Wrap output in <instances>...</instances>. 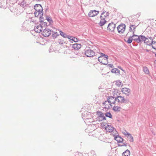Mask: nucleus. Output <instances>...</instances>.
Returning a JSON list of instances; mask_svg holds the SVG:
<instances>
[{"mask_svg": "<svg viewBox=\"0 0 156 156\" xmlns=\"http://www.w3.org/2000/svg\"><path fill=\"white\" fill-rule=\"evenodd\" d=\"M102 126H105V128L107 132L110 133H114L116 131V129L112 126L108 125L107 123L101 124Z\"/></svg>", "mask_w": 156, "mask_h": 156, "instance_id": "1", "label": "nucleus"}, {"mask_svg": "<svg viewBox=\"0 0 156 156\" xmlns=\"http://www.w3.org/2000/svg\"><path fill=\"white\" fill-rule=\"evenodd\" d=\"M117 102L121 104H127L129 102L128 99H126L122 96H118L117 97Z\"/></svg>", "mask_w": 156, "mask_h": 156, "instance_id": "2", "label": "nucleus"}, {"mask_svg": "<svg viewBox=\"0 0 156 156\" xmlns=\"http://www.w3.org/2000/svg\"><path fill=\"white\" fill-rule=\"evenodd\" d=\"M97 115H98V117L97 118V121H100L106 119L104 114L103 113L101 112L98 111L97 112Z\"/></svg>", "mask_w": 156, "mask_h": 156, "instance_id": "3", "label": "nucleus"}, {"mask_svg": "<svg viewBox=\"0 0 156 156\" xmlns=\"http://www.w3.org/2000/svg\"><path fill=\"white\" fill-rule=\"evenodd\" d=\"M126 27L125 24H121L117 27L118 32L120 34L123 33L125 30Z\"/></svg>", "mask_w": 156, "mask_h": 156, "instance_id": "4", "label": "nucleus"}, {"mask_svg": "<svg viewBox=\"0 0 156 156\" xmlns=\"http://www.w3.org/2000/svg\"><path fill=\"white\" fill-rule=\"evenodd\" d=\"M95 53L93 50L88 49L85 51V55L87 57L93 56L95 55Z\"/></svg>", "mask_w": 156, "mask_h": 156, "instance_id": "5", "label": "nucleus"}, {"mask_svg": "<svg viewBox=\"0 0 156 156\" xmlns=\"http://www.w3.org/2000/svg\"><path fill=\"white\" fill-rule=\"evenodd\" d=\"M107 99L111 104H115L116 101L117 102V97L115 98L111 96L108 97L107 98Z\"/></svg>", "mask_w": 156, "mask_h": 156, "instance_id": "6", "label": "nucleus"}, {"mask_svg": "<svg viewBox=\"0 0 156 156\" xmlns=\"http://www.w3.org/2000/svg\"><path fill=\"white\" fill-rule=\"evenodd\" d=\"M51 30L49 29L45 28L43 29L42 35L44 37H48L51 34Z\"/></svg>", "mask_w": 156, "mask_h": 156, "instance_id": "7", "label": "nucleus"}, {"mask_svg": "<svg viewBox=\"0 0 156 156\" xmlns=\"http://www.w3.org/2000/svg\"><path fill=\"white\" fill-rule=\"evenodd\" d=\"M134 31H133V35L132 36L133 40L135 41L137 43H140L141 41L139 36L134 34Z\"/></svg>", "mask_w": 156, "mask_h": 156, "instance_id": "8", "label": "nucleus"}, {"mask_svg": "<svg viewBox=\"0 0 156 156\" xmlns=\"http://www.w3.org/2000/svg\"><path fill=\"white\" fill-rule=\"evenodd\" d=\"M115 27V24L113 22L109 23L107 27V30L111 31H113Z\"/></svg>", "mask_w": 156, "mask_h": 156, "instance_id": "9", "label": "nucleus"}, {"mask_svg": "<svg viewBox=\"0 0 156 156\" xmlns=\"http://www.w3.org/2000/svg\"><path fill=\"white\" fill-rule=\"evenodd\" d=\"M98 11L95 10L90 11L88 14V16L90 17H93L97 15L99 13Z\"/></svg>", "mask_w": 156, "mask_h": 156, "instance_id": "10", "label": "nucleus"}, {"mask_svg": "<svg viewBox=\"0 0 156 156\" xmlns=\"http://www.w3.org/2000/svg\"><path fill=\"white\" fill-rule=\"evenodd\" d=\"M122 92L123 94H125L126 96H129L130 94V90L129 88L125 87L122 89Z\"/></svg>", "mask_w": 156, "mask_h": 156, "instance_id": "11", "label": "nucleus"}, {"mask_svg": "<svg viewBox=\"0 0 156 156\" xmlns=\"http://www.w3.org/2000/svg\"><path fill=\"white\" fill-rule=\"evenodd\" d=\"M34 9L36 11L43 12V9L40 4H36L34 6Z\"/></svg>", "mask_w": 156, "mask_h": 156, "instance_id": "12", "label": "nucleus"}, {"mask_svg": "<svg viewBox=\"0 0 156 156\" xmlns=\"http://www.w3.org/2000/svg\"><path fill=\"white\" fill-rule=\"evenodd\" d=\"M106 12L105 11H104L101 14L100 16V18H103L105 19L106 20H107L109 15V13L108 12H107L105 14Z\"/></svg>", "mask_w": 156, "mask_h": 156, "instance_id": "13", "label": "nucleus"}, {"mask_svg": "<svg viewBox=\"0 0 156 156\" xmlns=\"http://www.w3.org/2000/svg\"><path fill=\"white\" fill-rule=\"evenodd\" d=\"M103 106H105L104 108L107 109H108L110 108V106L112 107V105L107 100L103 103Z\"/></svg>", "mask_w": 156, "mask_h": 156, "instance_id": "14", "label": "nucleus"}, {"mask_svg": "<svg viewBox=\"0 0 156 156\" xmlns=\"http://www.w3.org/2000/svg\"><path fill=\"white\" fill-rule=\"evenodd\" d=\"M44 29H43L42 26H41L40 24L37 26L36 27L34 28V31L37 33H40Z\"/></svg>", "mask_w": 156, "mask_h": 156, "instance_id": "15", "label": "nucleus"}, {"mask_svg": "<svg viewBox=\"0 0 156 156\" xmlns=\"http://www.w3.org/2000/svg\"><path fill=\"white\" fill-rule=\"evenodd\" d=\"M81 47V44L76 43L72 45V48L75 50H78Z\"/></svg>", "mask_w": 156, "mask_h": 156, "instance_id": "16", "label": "nucleus"}, {"mask_svg": "<svg viewBox=\"0 0 156 156\" xmlns=\"http://www.w3.org/2000/svg\"><path fill=\"white\" fill-rule=\"evenodd\" d=\"M124 134L126 135H127V138H128L130 142H133V137L129 133H124Z\"/></svg>", "mask_w": 156, "mask_h": 156, "instance_id": "17", "label": "nucleus"}, {"mask_svg": "<svg viewBox=\"0 0 156 156\" xmlns=\"http://www.w3.org/2000/svg\"><path fill=\"white\" fill-rule=\"evenodd\" d=\"M137 26V25L136 26L135 25L131 24L130 23L129 31L130 32L133 31H133L135 32V29Z\"/></svg>", "mask_w": 156, "mask_h": 156, "instance_id": "18", "label": "nucleus"}, {"mask_svg": "<svg viewBox=\"0 0 156 156\" xmlns=\"http://www.w3.org/2000/svg\"><path fill=\"white\" fill-rule=\"evenodd\" d=\"M101 20L99 24L101 27L105 24L107 22V21L104 18H101Z\"/></svg>", "mask_w": 156, "mask_h": 156, "instance_id": "19", "label": "nucleus"}, {"mask_svg": "<svg viewBox=\"0 0 156 156\" xmlns=\"http://www.w3.org/2000/svg\"><path fill=\"white\" fill-rule=\"evenodd\" d=\"M98 61L104 65H107L108 62V61L105 60V62H104V61H103V57H99L98 58Z\"/></svg>", "mask_w": 156, "mask_h": 156, "instance_id": "20", "label": "nucleus"}, {"mask_svg": "<svg viewBox=\"0 0 156 156\" xmlns=\"http://www.w3.org/2000/svg\"><path fill=\"white\" fill-rule=\"evenodd\" d=\"M139 37H140V43H141L142 41H144V42L145 43V41L148 39V38H147V37H145L144 36H143V35H140V36H139Z\"/></svg>", "mask_w": 156, "mask_h": 156, "instance_id": "21", "label": "nucleus"}, {"mask_svg": "<svg viewBox=\"0 0 156 156\" xmlns=\"http://www.w3.org/2000/svg\"><path fill=\"white\" fill-rule=\"evenodd\" d=\"M111 72L113 73H115L117 74H120V70L117 68H114L112 69Z\"/></svg>", "mask_w": 156, "mask_h": 156, "instance_id": "22", "label": "nucleus"}, {"mask_svg": "<svg viewBox=\"0 0 156 156\" xmlns=\"http://www.w3.org/2000/svg\"><path fill=\"white\" fill-rule=\"evenodd\" d=\"M115 139L118 142H122L123 139L120 136H116L115 137Z\"/></svg>", "mask_w": 156, "mask_h": 156, "instance_id": "23", "label": "nucleus"}, {"mask_svg": "<svg viewBox=\"0 0 156 156\" xmlns=\"http://www.w3.org/2000/svg\"><path fill=\"white\" fill-rule=\"evenodd\" d=\"M130 155V152L128 150H126L122 154V156H129Z\"/></svg>", "mask_w": 156, "mask_h": 156, "instance_id": "24", "label": "nucleus"}, {"mask_svg": "<svg viewBox=\"0 0 156 156\" xmlns=\"http://www.w3.org/2000/svg\"><path fill=\"white\" fill-rule=\"evenodd\" d=\"M121 109V108L118 106L115 105L113 107V110L115 112L120 111Z\"/></svg>", "mask_w": 156, "mask_h": 156, "instance_id": "25", "label": "nucleus"}, {"mask_svg": "<svg viewBox=\"0 0 156 156\" xmlns=\"http://www.w3.org/2000/svg\"><path fill=\"white\" fill-rule=\"evenodd\" d=\"M35 16L36 17H37L40 16H42L43 15V12H38L36 11L34 13Z\"/></svg>", "mask_w": 156, "mask_h": 156, "instance_id": "26", "label": "nucleus"}, {"mask_svg": "<svg viewBox=\"0 0 156 156\" xmlns=\"http://www.w3.org/2000/svg\"><path fill=\"white\" fill-rule=\"evenodd\" d=\"M59 31L60 35L64 38H66L67 37V35L65 33L62 32L61 30H58Z\"/></svg>", "mask_w": 156, "mask_h": 156, "instance_id": "27", "label": "nucleus"}, {"mask_svg": "<svg viewBox=\"0 0 156 156\" xmlns=\"http://www.w3.org/2000/svg\"><path fill=\"white\" fill-rule=\"evenodd\" d=\"M143 71L146 74H148L149 73V71L146 67H143Z\"/></svg>", "mask_w": 156, "mask_h": 156, "instance_id": "28", "label": "nucleus"}, {"mask_svg": "<svg viewBox=\"0 0 156 156\" xmlns=\"http://www.w3.org/2000/svg\"><path fill=\"white\" fill-rule=\"evenodd\" d=\"M40 25L42 26L43 29H45L47 27V23L45 22L42 23Z\"/></svg>", "mask_w": 156, "mask_h": 156, "instance_id": "29", "label": "nucleus"}, {"mask_svg": "<svg viewBox=\"0 0 156 156\" xmlns=\"http://www.w3.org/2000/svg\"><path fill=\"white\" fill-rule=\"evenodd\" d=\"M58 43L61 45H63L65 43H66V41H64L62 39H59L58 40Z\"/></svg>", "mask_w": 156, "mask_h": 156, "instance_id": "30", "label": "nucleus"}, {"mask_svg": "<svg viewBox=\"0 0 156 156\" xmlns=\"http://www.w3.org/2000/svg\"><path fill=\"white\" fill-rule=\"evenodd\" d=\"M46 20L49 22L50 24H51L53 23V21L51 17H46Z\"/></svg>", "mask_w": 156, "mask_h": 156, "instance_id": "31", "label": "nucleus"}, {"mask_svg": "<svg viewBox=\"0 0 156 156\" xmlns=\"http://www.w3.org/2000/svg\"><path fill=\"white\" fill-rule=\"evenodd\" d=\"M133 40L132 37L130 36L128 38L126 42L128 44H130L132 42Z\"/></svg>", "mask_w": 156, "mask_h": 156, "instance_id": "32", "label": "nucleus"}, {"mask_svg": "<svg viewBox=\"0 0 156 156\" xmlns=\"http://www.w3.org/2000/svg\"><path fill=\"white\" fill-rule=\"evenodd\" d=\"M105 115L108 117H109L110 118H112V115L111 114V113L110 112H107L105 114Z\"/></svg>", "mask_w": 156, "mask_h": 156, "instance_id": "33", "label": "nucleus"}, {"mask_svg": "<svg viewBox=\"0 0 156 156\" xmlns=\"http://www.w3.org/2000/svg\"><path fill=\"white\" fill-rule=\"evenodd\" d=\"M122 84V82L119 80L116 81V84L118 87H120Z\"/></svg>", "mask_w": 156, "mask_h": 156, "instance_id": "34", "label": "nucleus"}, {"mask_svg": "<svg viewBox=\"0 0 156 156\" xmlns=\"http://www.w3.org/2000/svg\"><path fill=\"white\" fill-rule=\"evenodd\" d=\"M26 4L24 2H23L21 3L20 6L23 8H24L26 7Z\"/></svg>", "mask_w": 156, "mask_h": 156, "instance_id": "35", "label": "nucleus"}, {"mask_svg": "<svg viewBox=\"0 0 156 156\" xmlns=\"http://www.w3.org/2000/svg\"><path fill=\"white\" fill-rule=\"evenodd\" d=\"M152 48L156 50V41H154L153 45H152Z\"/></svg>", "mask_w": 156, "mask_h": 156, "instance_id": "36", "label": "nucleus"}, {"mask_svg": "<svg viewBox=\"0 0 156 156\" xmlns=\"http://www.w3.org/2000/svg\"><path fill=\"white\" fill-rule=\"evenodd\" d=\"M40 22L41 23L44 22V18L42 17V16H40Z\"/></svg>", "mask_w": 156, "mask_h": 156, "instance_id": "37", "label": "nucleus"}, {"mask_svg": "<svg viewBox=\"0 0 156 156\" xmlns=\"http://www.w3.org/2000/svg\"><path fill=\"white\" fill-rule=\"evenodd\" d=\"M72 40L75 42H76L78 41L79 40L77 38L74 37L72 39Z\"/></svg>", "mask_w": 156, "mask_h": 156, "instance_id": "38", "label": "nucleus"}, {"mask_svg": "<svg viewBox=\"0 0 156 156\" xmlns=\"http://www.w3.org/2000/svg\"><path fill=\"white\" fill-rule=\"evenodd\" d=\"M154 42V41H153V40L149 44L148 43V42H147V45H148L150 46H151H151H152V45H153Z\"/></svg>", "mask_w": 156, "mask_h": 156, "instance_id": "39", "label": "nucleus"}, {"mask_svg": "<svg viewBox=\"0 0 156 156\" xmlns=\"http://www.w3.org/2000/svg\"><path fill=\"white\" fill-rule=\"evenodd\" d=\"M74 37L73 36H71L69 35H67V38H68V39H70V40H72V39Z\"/></svg>", "mask_w": 156, "mask_h": 156, "instance_id": "40", "label": "nucleus"}, {"mask_svg": "<svg viewBox=\"0 0 156 156\" xmlns=\"http://www.w3.org/2000/svg\"><path fill=\"white\" fill-rule=\"evenodd\" d=\"M103 57L105 58V60L108 61V56L107 55L105 54L103 56Z\"/></svg>", "mask_w": 156, "mask_h": 156, "instance_id": "41", "label": "nucleus"}, {"mask_svg": "<svg viewBox=\"0 0 156 156\" xmlns=\"http://www.w3.org/2000/svg\"><path fill=\"white\" fill-rule=\"evenodd\" d=\"M52 37L53 38H56L57 37V36H56V35L54 33L52 34Z\"/></svg>", "mask_w": 156, "mask_h": 156, "instance_id": "42", "label": "nucleus"}, {"mask_svg": "<svg viewBox=\"0 0 156 156\" xmlns=\"http://www.w3.org/2000/svg\"><path fill=\"white\" fill-rule=\"evenodd\" d=\"M108 66L111 68H113L114 66L112 64H109L108 65Z\"/></svg>", "mask_w": 156, "mask_h": 156, "instance_id": "43", "label": "nucleus"}, {"mask_svg": "<svg viewBox=\"0 0 156 156\" xmlns=\"http://www.w3.org/2000/svg\"><path fill=\"white\" fill-rule=\"evenodd\" d=\"M53 33L55 34L56 35V36L57 37L59 35V34L57 32H53Z\"/></svg>", "mask_w": 156, "mask_h": 156, "instance_id": "44", "label": "nucleus"}, {"mask_svg": "<svg viewBox=\"0 0 156 156\" xmlns=\"http://www.w3.org/2000/svg\"><path fill=\"white\" fill-rule=\"evenodd\" d=\"M101 55L100 57H103V56L105 54H104L103 53H101Z\"/></svg>", "mask_w": 156, "mask_h": 156, "instance_id": "45", "label": "nucleus"}, {"mask_svg": "<svg viewBox=\"0 0 156 156\" xmlns=\"http://www.w3.org/2000/svg\"><path fill=\"white\" fill-rule=\"evenodd\" d=\"M123 144L121 145L122 146H126V144H125V143H123Z\"/></svg>", "mask_w": 156, "mask_h": 156, "instance_id": "46", "label": "nucleus"}, {"mask_svg": "<svg viewBox=\"0 0 156 156\" xmlns=\"http://www.w3.org/2000/svg\"><path fill=\"white\" fill-rule=\"evenodd\" d=\"M22 27H25V28H26L25 25V23H24L23 24Z\"/></svg>", "mask_w": 156, "mask_h": 156, "instance_id": "47", "label": "nucleus"}, {"mask_svg": "<svg viewBox=\"0 0 156 156\" xmlns=\"http://www.w3.org/2000/svg\"><path fill=\"white\" fill-rule=\"evenodd\" d=\"M118 68H119L120 69H121L122 71H123V70L122 69V68L120 66H118Z\"/></svg>", "mask_w": 156, "mask_h": 156, "instance_id": "48", "label": "nucleus"}, {"mask_svg": "<svg viewBox=\"0 0 156 156\" xmlns=\"http://www.w3.org/2000/svg\"><path fill=\"white\" fill-rule=\"evenodd\" d=\"M147 38H148V39H150L151 40H152V37H147Z\"/></svg>", "mask_w": 156, "mask_h": 156, "instance_id": "49", "label": "nucleus"}, {"mask_svg": "<svg viewBox=\"0 0 156 156\" xmlns=\"http://www.w3.org/2000/svg\"><path fill=\"white\" fill-rule=\"evenodd\" d=\"M124 133H128L127 131H126V130H125V131L124 132H123V133L124 134Z\"/></svg>", "mask_w": 156, "mask_h": 156, "instance_id": "50", "label": "nucleus"}, {"mask_svg": "<svg viewBox=\"0 0 156 156\" xmlns=\"http://www.w3.org/2000/svg\"><path fill=\"white\" fill-rule=\"evenodd\" d=\"M146 51L147 52H148L149 51V50H148V49H146Z\"/></svg>", "mask_w": 156, "mask_h": 156, "instance_id": "51", "label": "nucleus"}, {"mask_svg": "<svg viewBox=\"0 0 156 156\" xmlns=\"http://www.w3.org/2000/svg\"><path fill=\"white\" fill-rule=\"evenodd\" d=\"M103 60L104 61H105V58H104V57H103Z\"/></svg>", "mask_w": 156, "mask_h": 156, "instance_id": "52", "label": "nucleus"}, {"mask_svg": "<svg viewBox=\"0 0 156 156\" xmlns=\"http://www.w3.org/2000/svg\"><path fill=\"white\" fill-rule=\"evenodd\" d=\"M103 61H104V62H105V61H104V60Z\"/></svg>", "mask_w": 156, "mask_h": 156, "instance_id": "53", "label": "nucleus"}, {"mask_svg": "<svg viewBox=\"0 0 156 156\" xmlns=\"http://www.w3.org/2000/svg\"><path fill=\"white\" fill-rule=\"evenodd\" d=\"M155 57H156V54H155Z\"/></svg>", "mask_w": 156, "mask_h": 156, "instance_id": "54", "label": "nucleus"}]
</instances>
